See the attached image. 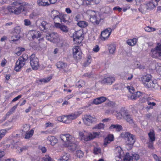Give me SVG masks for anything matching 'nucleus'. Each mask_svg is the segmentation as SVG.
Instances as JSON below:
<instances>
[{
  "label": "nucleus",
  "instance_id": "obj_1",
  "mask_svg": "<svg viewBox=\"0 0 161 161\" xmlns=\"http://www.w3.org/2000/svg\"><path fill=\"white\" fill-rule=\"evenodd\" d=\"M7 1L8 3H12L15 6H20L19 7L13 6L8 7L7 9L9 12L18 14H20L22 12L25 11L26 8L24 6L25 4L18 2L16 0H7Z\"/></svg>",
  "mask_w": 161,
  "mask_h": 161
},
{
  "label": "nucleus",
  "instance_id": "obj_2",
  "mask_svg": "<svg viewBox=\"0 0 161 161\" xmlns=\"http://www.w3.org/2000/svg\"><path fill=\"white\" fill-rule=\"evenodd\" d=\"M116 150H117L119 154L118 157H116V159H117V158H119V161L120 159L122 160V158H123L124 161H133V159L136 160H138L140 158L139 155L138 154H133L132 156H130L129 153H127L124 155V152L119 147H117Z\"/></svg>",
  "mask_w": 161,
  "mask_h": 161
},
{
  "label": "nucleus",
  "instance_id": "obj_3",
  "mask_svg": "<svg viewBox=\"0 0 161 161\" xmlns=\"http://www.w3.org/2000/svg\"><path fill=\"white\" fill-rule=\"evenodd\" d=\"M121 136L125 139L127 144L133 145L135 142V136L129 132L122 133L121 134Z\"/></svg>",
  "mask_w": 161,
  "mask_h": 161
},
{
  "label": "nucleus",
  "instance_id": "obj_4",
  "mask_svg": "<svg viewBox=\"0 0 161 161\" xmlns=\"http://www.w3.org/2000/svg\"><path fill=\"white\" fill-rule=\"evenodd\" d=\"M30 63L33 69L36 70L39 67V60L34 54H31L30 57Z\"/></svg>",
  "mask_w": 161,
  "mask_h": 161
},
{
  "label": "nucleus",
  "instance_id": "obj_5",
  "mask_svg": "<svg viewBox=\"0 0 161 161\" xmlns=\"http://www.w3.org/2000/svg\"><path fill=\"white\" fill-rule=\"evenodd\" d=\"M59 36L57 33L53 32L51 33L47 34L46 35V39L53 43H56L59 40Z\"/></svg>",
  "mask_w": 161,
  "mask_h": 161
},
{
  "label": "nucleus",
  "instance_id": "obj_6",
  "mask_svg": "<svg viewBox=\"0 0 161 161\" xmlns=\"http://www.w3.org/2000/svg\"><path fill=\"white\" fill-rule=\"evenodd\" d=\"M74 40L76 43H80L83 39V32L82 31H76L74 34Z\"/></svg>",
  "mask_w": 161,
  "mask_h": 161
},
{
  "label": "nucleus",
  "instance_id": "obj_7",
  "mask_svg": "<svg viewBox=\"0 0 161 161\" xmlns=\"http://www.w3.org/2000/svg\"><path fill=\"white\" fill-rule=\"evenodd\" d=\"M123 114V118L126 120L127 122L130 124H133L134 123L132 116L128 110L125 109V111Z\"/></svg>",
  "mask_w": 161,
  "mask_h": 161
},
{
  "label": "nucleus",
  "instance_id": "obj_8",
  "mask_svg": "<svg viewBox=\"0 0 161 161\" xmlns=\"http://www.w3.org/2000/svg\"><path fill=\"white\" fill-rule=\"evenodd\" d=\"M83 119L85 124L87 125H90L96 121V119L95 117H93L90 115H84Z\"/></svg>",
  "mask_w": 161,
  "mask_h": 161
},
{
  "label": "nucleus",
  "instance_id": "obj_9",
  "mask_svg": "<svg viewBox=\"0 0 161 161\" xmlns=\"http://www.w3.org/2000/svg\"><path fill=\"white\" fill-rule=\"evenodd\" d=\"M112 32V30L110 28H107L102 31L101 34V39L105 41L109 36Z\"/></svg>",
  "mask_w": 161,
  "mask_h": 161
},
{
  "label": "nucleus",
  "instance_id": "obj_10",
  "mask_svg": "<svg viewBox=\"0 0 161 161\" xmlns=\"http://www.w3.org/2000/svg\"><path fill=\"white\" fill-rule=\"evenodd\" d=\"M38 25L39 29L41 31L46 32L48 31L50 25L46 21H43L41 22Z\"/></svg>",
  "mask_w": 161,
  "mask_h": 161
},
{
  "label": "nucleus",
  "instance_id": "obj_11",
  "mask_svg": "<svg viewBox=\"0 0 161 161\" xmlns=\"http://www.w3.org/2000/svg\"><path fill=\"white\" fill-rule=\"evenodd\" d=\"M25 63V62L22 60V58H19L16 63L14 70L16 71H19Z\"/></svg>",
  "mask_w": 161,
  "mask_h": 161
},
{
  "label": "nucleus",
  "instance_id": "obj_12",
  "mask_svg": "<svg viewBox=\"0 0 161 161\" xmlns=\"http://www.w3.org/2000/svg\"><path fill=\"white\" fill-rule=\"evenodd\" d=\"M54 26L55 27L59 29L62 31L64 33H67L69 31V28L67 26L59 23H55Z\"/></svg>",
  "mask_w": 161,
  "mask_h": 161
},
{
  "label": "nucleus",
  "instance_id": "obj_13",
  "mask_svg": "<svg viewBox=\"0 0 161 161\" xmlns=\"http://www.w3.org/2000/svg\"><path fill=\"white\" fill-rule=\"evenodd\" d=\"M115 80L114 77L109 76L107 77H104L101 81L102 84H107L108 85H111Z\"/></svg>",
  "mask_w": 161,
  "mask_h": 161
},
{
  "label": "nucleus",
  "instance_id": "obj_14",
  "mask_svg": "<svg viewBox=\"0 0 161 161\" xmlns=\"http://www.w3.org/2000/svg\"><path fill=\"white\" fill-rule=\"evenodd\" d=\"M157 84V81L156 80L153 81H150V82L145 83L144 86L148 88L153 89V88H156L158 86Z\"/></svg>",
  "mask_w": 161,
  "mask_h": 161
},
{
  "label": "nucleus",
  "instance_id": "obj_15",
  "mask_svg": "<svg viewBox=\"0 0 161 161\" xmlns=\"http://www.w3.org/2000/svg\"><path fill=\"white\" fill-rule=\"evenodd\" d=\"M56 66L58 68H60L63 69L64 72H67L68 67L67 64L65 63L62 61H59L56 64Z\"/></svg>",
  "mask_w": 161,
  "mask_h": 161
},
{
  "label": "nucleus",
  "instance_id": "obj_16",
  "mask_svg": "<svg viewBox=\"0 0 161 161\" xmlns=\"http://www.w3.org/2000/svg\"><path fill=\"white\" fill-rule=\"evenodd\" d=\"M125 109H124L122 108L119 112L114 110L112 111L111 112L116 116L118 119H120L123 118V113L125 111Z\"/></svg>",
  "mask_w": 161,
  "mask_h": 161
},
{
  "label": "nucleus",
  "instance_id": "obj_17",
  "mask_svg": "<svg viewBox=\"0 0 161 161\" xmlns=\"http://www.w3.org/2000/svg\"><path fill=\"white\" fill-rule=\"evenodd\" d=\"M73 55L74 58L76 61H80L82 57V53L81 51H75L73 52Z\"/></svg>",
  "mask_w": 161,
  "mask_h": 161
},
{
  "label": "nucleus",
  "instance_id": "obj_18",
  "mask_svg": "<svg viewBox=\"0 0 161 161\" xmlns=\"http://www.w3.org/2000/svg\"><path fill=\"white\" fill-rule=\"evenodd\" d=\"M114 136L112 135H108L106 137L104 140L103 145L106 147L107 145L109 143L113 141Z\"/></svg>",
  "mask_w": 161,
  "mask_h": 161
},
{
  "label": "nucleus",
  "instance_id": "obj_19",
  "mask_svg": "<svg viewBox=\"0 0 161 161\" xmlns=\"http://www.w3.org/2000/svg\"><path fill=\"white\" fill-rule=\"evenodd\" d=\"M81 113L79 112H75L74 114H72L70 115H67V119L68 120H74L78 117Z\"/></svg>",
  "mask_w": 161,
  "mask_h": 161
},
{
  "label": "nucleus",
  "instance_id": "obj_20",
  "mask_svg": "<svg viewBox=\"0 0 161 161\" xmlns=\"http://www.w3.org/2000/svg\"><path fill=\"white\" fill-rule=\"evenodd\" d=\"M47 140L49 142V143L52 146H54L57 143L58 140L56 138L53 136H49L47 137Z\"/></svg>",
  "mask_w": 161,
  "mask_h": 161
},
{
  "label": "nucleus",
  "instance_id": "obj_21",
  "mask_svg": "<svg viewBox=\"0 0 161 161\" xmlns=\"http://www.w3.org/2000/svg\"><path fill=\"white\" fill-rule=\"evenodd\" d=\"M157 5V4H155L153 1L149 2L146 4V8L147 10H151L155 7Z\"/></svg>",
  "mask_w": 161,
  "mask_h": 161
},
{
  "label": "nucleus",
  "instance_id": "obj_22",
  "mask_svg": "<svg viewBox=\"0 0 161 161\" xmlns=\"http://www.w3.org/2000/svg\"><path fill=\"white\" fill-rule=\"evenodd\" d=\"M60 22L63 24V22L68 23L69 22L68 19H69V17L66 14H60Z\"/></svg>",
  "mask_w": 161,
  "mask_h": 161
},
{
  "label": "nucleus",
  "instance_id": "obj_23",
  "mask_svg": "<svg viewBox=\"0 0 161 161\" xmlns=\"http://www.w3.org/2000/svg\"><path fill=\"white\" fill-rule=\"evenodd\" d=\"M49 0H39L37 1V4L40 6H46L49 5L48 2Z\"/></svg>",
  "mask_w": 161,
  "mask_h": 161
},
{
  "label": "nucleus",
  "instance_id": "obj_24",
  "mask_svg": "<svg viewBox=\"0 0 161 161\" xmlns=\"http://www.w3.org/2000/svg\"><path fill=\"white\" fill-rule=\"evenodd\" d=\"M21 36L20 35H14L12 36L9 39V41L11 43H13L14 42H16L19 40Z\"/></svg>",
  "mask_w": 161,
  "mask_h": 161
},
{
  "label": "nucleus",
  "instance_id": "obj_25",
  "mask_svg": "<svg viewBox=\"0 0 161 161\" xmlns=\"http://www.w3.org/2000/svg\"><path fill=\"white\" fill-rule=\"evenodd\" d=\"M151 55L153 58H156L161 56V51H151Z\"/></svg>",
  "mask_w": 161,
  "mask_h": 161
},
{
  "label": "nucleus",
  "instance_id": "obj_26",
  "mask_svg": "<svg viewBox=\"0 0 161 161\" xmlns=\"http://www.w3.org/2000/svg\"><path fill=\"white\" fill-rule=\"evenodd\" d=\"M149 141L154 142L155 140V133L153 130L150 131L148 133Z\"/></svg>",
  "mask_w": 161,
  "mask_h": 161
},
{
  "label": "nucleus",
  "instance_id": "obj_27",
  "mask_svg": "<svg viewBox=\"0 0 161 161\" xmlns=\"http://www.w3.org/2000/svg\"><path fill=\"white\" fill-rule=\"evenodd\" d=\"M92 57L90 55H88L87 57V60L83 63L82 66L84 67L88 66L92 62Z\"/></svg>",
  "mask_w": 161,
  "mask_h": 161
},
{
  "label": "nucleus",
  "instance_id": "obj_28",
  "mask_svg": "<svg viewBox=\"0 0 161 161\" xmlns=\"http://www.w3.org/2000/svg\"><path fill=\"white\" fill-rule=\"evenodd\" d=\"M141 93L139 92H137L134 93L133 92L130 97L131 99L133 100H135L139 97L141 96Z\"/></svg>",
  "mask_w": 161,
  "mask_h": 161
},
{
  "label": "nucleus",
  "instance_id": "obj_29",
  "mask_svg": "<svg viewBox=\"0 0 161 161\" xmlns=\"http://www.w3.org/2000/svg\"><path fill=\"white\" fill-rule=\"evenodd\" d=\"M61 140L64 142H66L68 141V139H69L70 137L69 134H61L60 135Z\"/></svg>",
  "mask_w": 161,
  "mask_h": 161
},
{
  "label": "nucleus",
  "instance_id": "obj_30",
  "mask_svg": "<svg viewBox=\"0 0 161 161\" xmlns=\"http://www.w3.org/2000/svg\"><path fill=\"white\" fill-rule=\"evenodd\" d=\"M52 79L51 77H49L47 79H43L37 80V82L39 85H41L43 82L46 83L48 82Z\"/></svg>",
  "mask_w": 161,
  "mask_h": 161
},
{
  "label": "nucleus",
  "instance_id": "obj_31",
  "mask_svg": "<svg viewBox=\"0 0 161 161\" xmlns=\"http://www.w3.org/2000/svg\"><path fill=\"white\" fill-rule=\"evenodd\" d=\"M90 21L94 25H97L99 24L100 21L97 19L96 16L94 15L91 17L90 19Z\"/></svg>",
  "mask_w": 161,
  "mask_h": 161
},
{
  "label": "nucleus",
  "instance_id": "obj_32",
  "mask_svg": "<svg viewBox=\"0 0 161 161\" xmlns=\"http://www.w3.org/2000/svg\"><path fill=\"white\" fill-rule=\"evenodd\" d=\"M67 146L69 147H70V149H71L72 151H74L76 149L77 146V142L75 141V142H72L67 145Z\"/></svg>",
  "mask_w": 161,
  "mask_h": 161
},
{
  "label": "nucleus",
  "instance_id": "obj_33",
  "mask_svg": "<svg viewBox=\"0 0 161 161\" xmlns=\"http://www.w3.org/2000/svg\"><path fill=\"white\" fill-rule=\"evenodd\" d=\"M136 38L128 40L126 41L127 44L131 46H134L136 44Z\"/></svg>",
  "mask_w": 161,
  "mask_h": 161
},
{
  "label": "nucleus",
  "instance_id": "obj_34",
  "mask_svg": "<svg viewBox=\"0 0 161 161\" xmlns=\"http://www.w3.org/2000/svg\"><path fill=\"white\" fill-rule=\"evenodd\" d=\"M77 25L80 27H86L88 25V23L83 21H80L78 22L77 23Z\"/></svg>",
  "mask_w": 161,
  "mask_h": 161
},
{
  "label": "nucleus",
  "instance_id": "obj_35",
  "mask_svg": "<svg viewBox=\"0 0 161 161\" xmlns=\"http://www.w3.org/2000/svg\"><path fill=\"white\" fill-rule=\"evenodd\" d=\"M59 14H60V13L57 10H53L51 12V17L53 19L57 16H58Z\"/></svg>",
  "mask_w": 161,
  "mask_h": 161
},
{
  "label": "nucleus",
  "instance_id": "obj_36",
  "mask_svg": "<svg viewBox=\"0 0 161 161\" xmlns=\"http://www.w3.org/2000/svg\"><path fill=\"white\" fill-rule=\"evenodd\" d=\"M110 129H115L118 131H120L122 129V127L119 125H112L110 127Z\"/></svg>",
  "mask_w": 161,
  "mask_h": 161
},
{
  "label": "nucleus",
  "instance_id": "obj_37",
  "mask_svg": "<svg viewBox=\"0 0 161 161\" xmlns=\"http://www.w3.org/2000/svg\"><path fill=\"white\" fill-rule=\"evenodd\" d=\"M34 33L32 36V38L33 39H34L35 38H38L41 37V34L39 31H34Z\"/></svg>",
  "mask_w": 161,
  "mask_h": 161
},
{
  "label": "nucleus",
  "instance_id": "obj_38",
  "mask_svg": "<svg viewBox=\"0 0 161 161\" xmlns=\"http://www.w3.org/2000/svg\"><path fill=\"white\" fill-rule=\"evenodd\" d=\"M107 48L108 50H115L116 45L114 44H108L107 45Z\"/></svg>",
  "mask_w": 161,
  "mask_h": 161
},
{
  "label": "nucleus",
  "instance_id": "obj_39",
  "mask_svg": "<svg viewBox=\"0 0 161 161\" xmlns=\"http://www.w3.org/2000/svg\"><path fill=\"white\" fill-rule=\"evenodd\" d=\"M21 28L19 26H17L15 27L13 32L14 34L20 35V33L21 32Z\"/></svg>",
  "mask_w": 161,
  "mask_h": 161
},
{
  "label": "nucleus",
  "instance_id": "obj_40",
  "mask_svg": "<svg viewBox=\"0 0 161 161\" xmlns=\"http://www.w3.org/2000/svg\"><path fill=\"white\" fill-rule=\"evenodd\" d=\"M58 120L60 121L63 122L65 123H68V122L67 121L68 120L67 119V116H62L58 117Z\"/></svg>",
  "mask_w": 161,
  "mask_h": 161
},
{
  "label": "nucleus",
  "instance_id": "obj_41",
  "mask_svg": "<svg viewBox=\"0 0 161 161\" xmlns=\"http://www.w3.org/2000/svg\"><path fill=\"white\" fill-rule=\"evenodd\" d=\"M34 132V130H31L30 131L26 133L25 135V138L29 139L33 135Z\"/></svg>",
  "mask_w": 161,
  "mask_h": 161
},
{
  "label": "nucleus",
  "instance_id": "obj_42",
  "mask_svg": "<svg viewBox=\"0 0 161 161\" xmlns=\"http://www.w3.org/2000/svg\"><path fill=\"white\" fill-rule=\"evenodd\" d=\"M149 100L147 101V104L149 106H147L146 108L147 109H149L150 108H153V107L156 105V103L154 102H149Z\"/></svg>",
  "mask_w": 161,
  "mask_h": 161
},
{
  "label": "nucleus",
  "instance_id": "obj_43",
  "mask_svg": "<svg viewBox=\"0 0 161 161\" xmlns=\"http://www.w3.org/2000/svg\"><path fill=\"white\" fill-rule=\"evenodd\" d=\"M151 77L150 75H148L147 76H145V78H143V82L144 85H145V83H147L150 82V81H152L151 80Z\"/></svg>",
  "mask_w": 161,
  "mask_h": 161
},
{
  "label": "nucleus",
  "instance_id": "obj_44",
  "mask_svg": "<svg viewBox=\"0 0 161 161\" xmlns=\"http://www.w3.org/2000/svg\"><path fill=\"white\" fill-rule=\"evenodd\" d=\"M70 137L69 139H68V141L66 142L67 145L72 142H75V138L73 136L70 135Z\"/></svg>",
  "mask_w": 161,
  "mask_h": 161
},
{
  "label": "nucleus",
  "instance_id": "obj_45",
  "mask_svg": "<svg viewBox=\"0 0 161 161\" xmlns=\"http://www.w3.org/2000/svg\"><path fill=\"white\" fill-rule=\"evenodd\" d=\"M104 127V124L103 123H99L95 125L94 129H103Z\"/></svg>",
  "mask_w": 161,
  "mask_h": 161
},
{
  "label": "nucleus",
  "instance_id": "obj_46",
  "mask_svg": "<svg viewBox=\"0 0 161 161\" xmlns=\"http://www.w3.org/2000/svg\"><path fill=\"white\" fill-rule=\"evenodd\" d=\"M27 148V147L26 146H23L22 147H16V149H17V151L19 153H21L23 151L26 150Z\"/></svg>",
  "mask_w": 161,
  "mask_h": 161
},
{
  "label": "nucleus",
  "instance_id": "obj_47",
  "mask_svg": "<svg viewBox=\"0 0 161 161\" xmlns=\"http://www.w3.org/2000/svg\"><path fill=\"white\" fill-rule=\"evenodd\" d=\"M69 158V157L67 154L63 155L59 159V161H67Z\"/></svg>",
  "mask_w": 161,
  "mask_h": 161
},
{
  "label": "nucleus",
  "instance_id": "obj_48",
  "mask_svg": "<svg viewBox=\"0 0 161 161\" xmlns=\"http://www.w3.org/2000/svg\"><path fill=\"white\" fill-rule=\"evenodd\" d=\"M76 155L79 158L82 157L84 155V153L80 150H78L76 151Z\"/></svg>",
  "mask_w": 161,
  "mask_h": 161
},
{
  "label": "nucleus",
  "instance_id": "obj_49",
  "mask_svg": "<svg viewBox=\"0 0 161 161\" xmlns=\"http://www.w3.org/2000/svg\"><path fill=\"white\" fill-rule=\"evenodd\" d=\"M93 134V132L89 133L88 136L85 139V141H88L94 138Z\"/></svg>",
  "mask_w": 161,
  "mask_h": 161
},
{
  "label": "nucleus",
  "instance_id": "obj_50",
  "mask_svg": "<svg viewBox=\"0 0 161 161\" xmlns=\"http://www.w3.org/2000/svg\"><path fill=\"white\" fill-rule=\"evenodd\" d=\"M145 30L147 32H150L155 31L156 30V29L149 26H147L145 28Z\"/></svg>",
  "mask_w": 161,
  "mask_h": 161
},
{
  "label": "nucleus",
  "instance_id": "obj_51",
  "mask_svg": "<svg viewBox=\"0 0 161 161\" xmlns=\"http://www.w3.org/2000/svg\"><path fill=\"white\" fill-rule=\"evenodd\" d=\"M6 131L5 129L0 130V140L4 136L6 133Z\"/></svg>",
  "mask_w": 161,
  "mask_h": 161
},
{
  "label": "nucleus",
  "instance_id": "obj_52",
  "mask_svg": "<svg viewBox=\"0 0 161 161\" xmlns=\"http://www.w3.org/2000/svg\"><path fill=\"white\" fill-rule=\"evenodd\" d=\"M37 22H36V24H34L33 25H31L30 26V27L31 29V28H34V30H30V31H31L33 32V31H36V29L37 28V26L38 25H37L38 24Z\"/></svg>",
  "mask_w": 161,
  "mask_h": 161
},
{
  "label": "nucleus",
  "instance_id": "obj_53",
  "mask_svg": "<svg viewBox=\"0 0 161 161\" xmlns=\"http://www.w3.org/2000/svg\"><path fill=\"white\" fill-rule=\"evenodd\" d=\"M101 149L100 147H94V153L95 154H98L100 153Z\"/></svg>",
  "mask_w": 161,
  "mask_h": 161
},
{
  "label": "nucleus",
  "instance_id": "obj_54",
  "mask_svg": "<svg viewBox=\"0 0 161 161\" xmlns=\"http://www.w3.org/2000/svg\"><path fill=\"white\" fill-rule=\"evenodd\" d=\"M153 156L154 159L155 161H161V157L158 156L156 154H153Z\"/></svg>",
  "mask_w": 161,
  "mask_h": 161
},
{
  "label": "nucleus",
  "instance_id": "obj_55",
  "mask_svg": "<svg viewBox=\"0 0 161 161\" xmlns=\"http://www.w3.org/2000/svg\"><path fill=\"white\" fill-rule=\"evenodd\" d=\"M24 25L25 26H30L31 25V22L28 19H25L24 20Z\"/></svg>",
  "mask_w": 161,
  "mask_h": 161
},
{
  "label": "nucleus",
  "instance_id": "obj_56",
  "mask_svg": "<svg viewBox=\"0 0 161 161\" xmlns=\"http://www.w3.org/2000/svg\"><path fill=\"white\" fill-rule=\"evenodd\" d=\"M153 142H152L151 141H149V142L147 143L148 147L149 148L151 149H154Z\"/></svg>",
  "mask_w": 161,
  "mask_h": 161
},
{
  "label": "nucleus",
  "instance_id": "obj_57",
  "mask_svg": "<svg viewBox=\"0 0 161 161\" xmlns=\"http://www.w3.org/2000/svg\"><path fill=\"white\" fill-rule=\"evenodd\" d=\"M19 58H22V60H23L25 62L28 59V57L27 55L26 54H23L22 55V57Z\"/></svg>",
  "mask_w": 161,
  "mask_h": 161
},
{
  "label": "nucleus",
  "instance_id": "obj_58",
  "mask_svg": "<svg viewBox=\"0 0 161 161\" xmlns=\"http://www.w3.org/2000/svg\"><path fill=\"white\" fill-rule=\"evenodd\" d=\"M60 14L58 15V16H57L53 19V20L54 21L55 23H57V22H60Z\"/></svg>",
  "mask_w": 161,
  "mask_h": 161
},
{
  "label": "nucleus",
  "instance_id": "obj_59",
  "mask_svg": "<svg viewBox=\"0 0 161 161\" xmlns=\"http://www.w3.org/2000/svg\"><path fill=\"white\" fill-rule=\"evenodd\" d=\"M79 136L80 139L81 140L84 139L85 140V139L86 138L84 137V133L83 132H81V131L79 132Z\"/></svg>",
  "mask_w": 161,
  "mask_h": 161
},
{
  "label": "nucleus",
  "instance_id": "obj_60",
  "mask_svg": "<svg viewBox=\"0 0 161 161\" xmlns=\"http://www.w3.org/2000/svg\"><path fill=\"white\" fill-rule=\"evenodd\" d=\"M98 98L99 99V101H99L100 103L104 102L107 99L106 97H101Z\"/></svg>",
  "mask_w": 161,
  "mask_h": 161
},
{
  "label": "nucleus",
  "instance_id": "obj_61",
  "mask_svg": "<svg viewBox=\"0 0 161 161\" xmlns=\"http://www.w3.org/2000/svg\"><path fill=\"white\" fill-rule=\"evenodd\" d=\"M149 100V98H147L145 97H142L140 98V101L142 103H144L146 102Z\"/></svg>",
  "mask_w": 161,
  "mask_h": 161
},
{
  "label": "nucleus",
  "instance_id": "obj_62",
  "mask_svg": "<svg viewBox=\"0 0 161 161\" xmlns=\"http://www.w3.org/2000/svg\"><path fill=\"white\" fill-rule=\"evenodd\" d=\"M44 161H52L51 158L48 156H46L43 158Z\"/></svg>",
  "mask_w": 161,
  "mask_h": 161
},
{
  "label": "nucleus",
  "instance_id": "obj_63",
  "mask_svg": "<svg viewBox=\"0 0 161 161\" xmlns=\"http://www.w3.org/2000/svg\"><path fill=\"white\" fill-rule=\"evenodd\" d=\"M100 101H99V99L98 98H97L94 100L92 102V103L93 104L96 105L98 104H100L99 102Z\"/></svg>",
  "mask_w": 161,
  "mask_h": 161
},
{
  "label": "nucleus",
  "instance_id": "obj_64",
  "mask_svg": "<svg viewBox=\"0 0 161 161\" xmlns=\"http://www.w3.org/2000/svg\"><path fill=\"white\" fill-rule=\"evenodd\" d=\"M29 129L30 128L27 125H26L24 126V128L22 130L24 132H27V131H28Z\"/></svg>",
  "mask_w": 161,
  "mask_h": 161
}]
</instances>
